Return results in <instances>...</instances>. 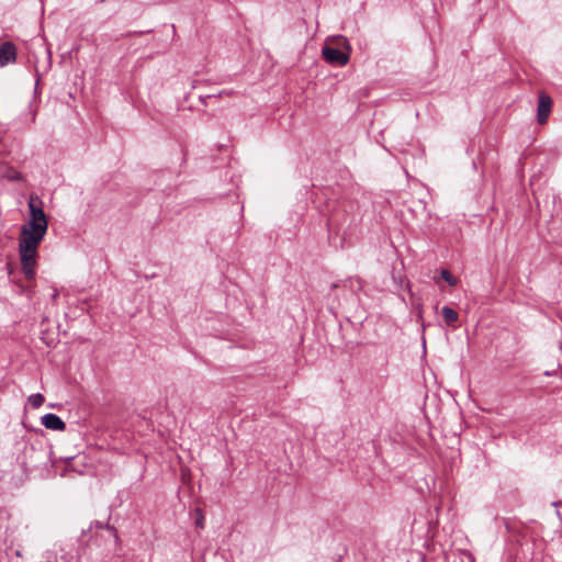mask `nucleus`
Returning a JSON list of instances; mask_svg holds the SVG:
<instances>
[{"label":"nucleus","instance_id":"5","mask_svg":"<svg viewBox=\"0 0 562 562\" xmlns=\"http://www.w3.org/2000/svg\"><path fill=\"white\" fill-rule=\"evenodd\" d=\"M42 424L45 428L52 430L64 431L66 429V424L55 414H45L42 417Z\"/></svg>","mask_w":562,"mask_h":562},{"label":"nucleus","instance_id":"1","mask_svg":"<svg viewBox=\"0 0 562 562\" xmlns=\"http://www.w3.org/2000/svg\"><path fill=\"white\" fill-rule=\"evenodd\" d=\"M27 204L30 218L21 226L19 255L24 276L32 279L35 274L37 249L46 235L48 223L42 201L37 196L31 195Z\"/></svg>","mask_w":562,"mask_h":562},{"label":"nucleus","instance_id":"7","mask_svg":"<svg viewBox=\"0 0 562 562\" xmlns=\"http://www.w3.org/2000/svg\"><path fill=\"white\" fill-rule=\"evenodd\" d=\"M27 401L33 408H38L43 405L45 398L41 393H36L30 395Z\"/></svg>","mask_w":562,"mask_h":562},{"label":"nucleus","instance_id":"9","mask_svg":"<svg viewBox=\"0 0 562 562\" xmlns=\"http://www.w3.org/2000/svg\"><path fill=\"white\" fill-rule=\"evenodd\" d=\"M195 514H196V520H195L196 527L203 528L204 527V516H203L201 509L198 508L195 510Z\"/></svg>","mask_w":562,"mask_h":562},{"label":"nucleus","instance_id":"2","mask_svg":"<svg viewBox=\"0 0 562 562\" xmlns=\"http://www.w3.org/2000/svg\"><path fill=\"white\" fill-rule=\"evenodd\" d=\"M339 42L346 47L347 52H342L339 48L324 46L322 49L323 58L333 65L345 66L349 61V52L351 49L347 40L344 37H339Z\"/></svg>","mask_w":562,"mask_h":562},{"label":"nucleus","instance_id":"3","mask_svg":"<svg viewBox=\"0 0 562 562\" xmlns=\"http://www.w3.org/2000/svg\"><path fill=\"white\" fill-rule=\"evenodd\" d=\"M552 99L544 92L539 94V103L537 109V121L539 124H544L548 121V117L551 113L552 109Z\"/></svg>","mask_w":562,"mask_h":562},{"label":"nucleus","instance_id":"6","mask_svg":"<svg viewBox=\"0 0 562 562\" xmlns=\"http://www.w3.org/2000/svg\"><path fill=\"white\" fill-rule=\"evenodd\" d=\"M441 314L447 325H453L459 319V314L449 306H443L441 310Z\"/></svg>","mask_w":562,"mask_h":562},{"label":"nucleus","instance_id":"8","mask_svg":"<svg viewBox=\"0 0 562 562\" xmlns=\"http://www.w3.org/2000/svg\"><path fill=\"white\" fill-rule=\"evenodd\" d=\"M441 278L449 283L451 286H456L458 284V279L451 274L449 270H441Z\"/></svg>","mask_w":562,"mask_h":562},{"label":"nucleus","instance_id":"4","mask_svg":"<svg viewBox=\"0 0 562 562\" xmlns=\"http://www.w3.org/2000/svg\"><path fill=\"white\" fill-rule=\"evenodd\" d=\"M16 60V47L12 42L0 45V67H4Z\"/></svg>","mask_w":562,"mask_h":562}]
</instances>
